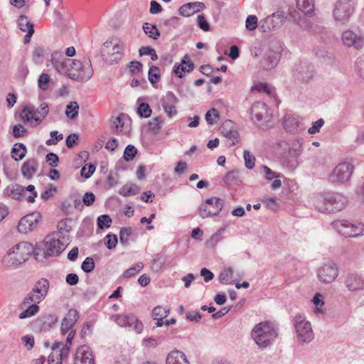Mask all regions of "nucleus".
Segmentation results:
<instances>
[{"mask_svg":"<svg viewBox=\"0 0 364 364\" xmlns=\"http://www.w3.org/2000/svg\"><path fill=\"white\" fill-rule=\"evenodd\" d=\"M34 246L28 242H20L9 247L0 260L6 269H16L26 262L34 253Z\"/></svg>","mask_w":364,"mask_h":364,"instance_id":"f257e3e1","label":"nucleus"},{"mask_svg":"<svg viewBox=\"0 0 364 364\" xmlns=\"http://www.w3.org/2000/svg\"><path fill=\"white\" fill-rule=\"evenodd\" d=\"M251 336L257 346L264 348L277 338V333L272 323L264 321L254 327Z\"/></svg>","mask_w":364,"mask_h":364,"instance_id":"f03ea898","label":"nucleus"},{"mask_svg":"<svg viewBox=\"0 0 364 364\" xmlns=\"http://www.w3.org/2000/svg\"><path fill=\"white\" fill-rule=\"evenodd\" d=\"M69 243V238L60 233H50L43 240V251L48 256L60 255Z\"/></svg>","mask_w":364,"mask_h":364,"instance_id":"7ed1b4c3","label":"nucleus"},{"mask_svg":"<svg viewBox=\"0 0 364 364\" xmlns=\"http://www.w3.org/2000/svg\"><path fill=\"white\" fill-rule=\"evenodd\" d=\"M124 43L120 39L106 41L102 49V55L109 64L117 63L123 57Z\"/></svg>","mask_w":364,"mask_h":364,"instance_id":"20e7f679","label":"nucleus"},{"mask_svg":"<svg viewBox=\"0 0 364 364\" xmlns=\"http://www.w3.org/2000/svg\"><path fill=\"white\" fill-rule=\"evenodd\" d=\"M93 75V69L90 60L83 59L82 61L73 60V63L68 73V77L73 80L87 81Z\"/></svg>","mask_w":364,"mask_h":364,"instance_id":"39448f33","label":"nucleus"},{"mask_svg":"<svg viewBox=\"0 0 364 364\" xmlns=\"http://www.w3.org/2000/svg\"><path fill=\"white\" fill-rule=\"evenodd\" d=\"M346 199L340 195L328 193L321 200L316 202L318 210L322 213H336L345 208Z\"/></svg>","mask_w":364,"mask_h":364,"instance_id":"423d86ee","label":"nucleus"},{"mask_svg":"<svg viewBox=\"0 0 364 364\" xmlns=\"http://www.w3.org/2000/svg\"><path fill=\"white\" fill-rule=\"evenodd\" d=\"M75 336V332L70 331L67 337L66 343L55 342L52 346V353L48 357V364H62L63 358H67L70 351V346Z\"/></svg>","mask_w":364,"mask_h":364,"instance_id":"0eeeda50","label":"nucleus"},{"mask_svg":"<svg viewBox=\"0 0 364 364\" xmlns=\"http://www.w3.org/2000/svg\"><path fill=\"white\" fill-rule=\"evenodd\" d=\"M50 289V282L46 278L38 279L31 291L23 301V306L32 302L41 303L47 296Z\"/></svg>","mask_w":364,"mask_h":364,"instance_id":"6e6552de","label":"nucleus"},{"mask_svg":"<svg viewBox=\"0 0 364 364\" xmlns=\"http://www.w3.org/2000/svg\"><path fill=\"white\" fill-rule=\"evenodd\" d=\"M333 228L342 235L346 237H358L363 235L364 225L353 224L347 220H337L333 223Z\"/></svg>","mask_w":364,"mask_h":364,"instance_id":"1a4fd4ad","label":"nucleus"},{"mask_svg":"<svg viewBox=\"0 0 364 364\" xmlns=\"http://www.w3.org/2000/svg\"><path fill=\"white\" fill-rule=\"evenodd\" d=\"M223 207V201L217 197H212L207 199L199 209V215L202 218L217 215L220 213Z\"/></svg>","mask_w":364,"mask_h":364,"instance_id":"9d476101","label":"nucleus"},{"mask_svg":"<svg viewBox=\"0 0 364 364\" xmlns=\"http://www.w3.org/2000/svg\"><path fill=\"white\" fill-rule=\"evenodd\" d=\"M295 328L301 342L311 341L314 338L311 323L301 315L295 316Z\"/></svg>","mask_w":364,"mask_h":364,"instance_id":"9b49d317","label":"nucleus"},{"mask_svg":"<svg viewBox=\"0 0 364 364\" xmlns=\"http://www.w3.org/2000/svg\"><path fill=\"white\" fill-rule=\"evenodd\" d=\"M338 274V268L333 262H328L320 267L317 270V277L319 281L324 284L333 282Z\"/></svg>","mask_w":364,"mask_h":364,"instance_id":"f8f14e48","label":"nucleus"},{"mask_svg":"<svg viewBox=\"0 0 364 364\" xmlns=\"http://www.w3.org/2000/svg\"><path fill=\"white\" fill-rule=\"evenodd\" d=\"M353 10L350 0H338L335 5L333 14L336 21L344 23L349 19Z\"/></svg>","mask_w":364,"mask_h":364,"instance_id":"ddd939ff","label":"nucleus"},{"mask_svg":"<svg viewBox=\"0 0 364 364\" xmlns=\"http://www.w3.org/2000/svg\"><path fill=\"white\" fill-rule=\"evenodd\" d=\"M13 198L26 199L28 203H32L37 197V192L33 185H29L26 188L18 184L12 185L9 188Z\"/></svg>","mask_w":364,"mask_h":364,"instance_id":"4468645a","label":"nucleus"},{"mask_svg":"<svg viewBox=\"0 0 364 364\" xmlns=\"http://www.w3.org/2000/svg\"><path fill=\"white\" fill-rule=\"evenodd\" d=\"M353 166L346 162L338 164L330 176L332 182L344 183L348 181L353 173Z\"/></svg>","mask_w":364,"mask_h":364,"instance_id":"2eb2a0df","label":"nucleus"},{"mask_svg":"<svg viewBox=\"0 0 364 364\" xmlns=\"http://www.w3.org/2000/svg\"><path fill=\"white\" fill-rule=\"evenodd\" d=\"M110 318L119 326L129 327L134 329L138 333L141 332L143 329L142 323L134 315L117 314L112 316Z\"/></svg>","mask_w":364,"mask_h":364,"instance_id":"dca6fc26","label":"nucleus"},{"mask_svg":"<svg viewBox=\"0 0 364 364\" xmlns=\"http://www.w3.org/2000/svg\"><path fill=\"white\" fill-rule=\"evenodd\" d=\"M51 63L55 70L68 77V73L73 60L65 58L62 53L54 52L51 55Z\"/></svg>","mask_w":364,"mask_h":364,"instance_id":"f3484780","label":"nucleus"},{"mask_svg":"<svg viewBox=\"0 0 364 364\" xmlns=\"http://www.w3.org/2000/svg\"><path fill=\"white\" fill-rule=\"evenodd\" d=\"M41 216L38 212H34L23 216L19 221L17 229L19 232L26 234L32 231L40 220Z\"/></svg>","mask_w":364,"mask_h":364,"instance_id":"a211bd4d","label":"nucleus"},{"mask_svg":"<svg viewBox=\"0 0 364 364\" xmlns=\"http://www.w3.org/2000/svg\"><path fill=\"white\" fill-rule=\"evenodd\" d=\"M284 18L280 14H273L261 21L259 28L262 32H269L282 26Z\"/></svg>","mask_w":364,"mask_h":364,"instance_id":"6ab92c4d","label":"nucleus"},{"mask_svg":"<svg viewBox=\"0 0 364 364\" xmlns=\"http://www.w3.org/2000/svg\"><path fill=\"white\" fill-rule=\"evenodd\" d=\"M223 135L228 139L230 146L239 142V133L234 128L233 122L230 120L225 121L221 127Z\"/></svg>","mask_w":364,"mask_h":364,"instance_id":"aec40b11","label":"nucleus"},{"mask_svg":"<svg viewBox=\"0 0 364 364\" xmlns=\"http://www.w3.org/2000/svg\"><path fill=\"white\" fill-rule=\"evenodd\" d=\"M74 364H94V358L87 346L79 347L75 353Z\"/></svg>","mask_w":364,"mask_h":364,"instance_id":"412c9836","label":"nucleus"},{"mask_svg":"<svg viewBox=\"0 0 364 364\" xmlns=\"http://www.w3.org/2000/svg\"><path fill=\"white\" fill-rule=\"evenodd\" d=\"M20 118L22 121L26 122L32 126H38L42 122L36 112V109L33 106L24 107L20 112Z\"/></svg>","mask_w":364,"mask_h":364,"instance_id":"4be33fe9","label":"nucleus"},{"mask_svg":"<svg viewBox=\"0 0 364 364\" xmlns=\"http://www.w3.org/2000/svg\"><path fill=\"white\" fill-rule=\"evenodd\" d=\"M342 41L346 46H353L357 49L361 48L364 45L363 37L360 35L355 34L351 31H346L343 32Z\"/></svg>","mask_w":364,"mask_h":364,"instance_id":"5701e85b","label":"nucleus"},{"mask_svg":"<svg viewBox=\"0 0 364 364\" xmlns=\"http://www.w3.org/2000/svg\"><path fill=\"white\" fill-rule=\"evenodd\" d=\"M177 102L176 97L171 92L166 93L162 100V107L168 117H171L177 114L176 108Z\"/></svg>","mask_w":364,"mask_h":364,"instance_id":"b1692460","label":"nucleus"},{"mask_svg":"<svg viewBox=\"0 0 364 364\" xmlns=\"http://www.w3.org/2000/svg\"><path fill=\"white\" fill-rule=\"evenodd\" d=\"M345 284L349 291H355L364 289V279L356 274H350L345 280Z\"/></svg>","mask_w":364,"mask_h":364,"instance_id":"393cba45","label":"nucleus"},{"mask_svg":"<svg viewBox=\"0 0 364 364\" xmlns=\"http://www.w3.org/2000/svg\"><path fill=\"white\" fill-rule=\"evenodd\" d=\"M78 318V312L75 309H70L64 317L61 324V331L63 334L67 333L75 325Z\"/></svg>","mask_w":364,"mask_h":364,"instance_id":"a878e982","label":"nucleus"},{"mask_svg":"<svg viewBox=\"0 0 364 364\" xmlns=\"http://www.w3.org/2000/svg\"><path fill=\"white\" fill-rule=\"evenodd\" d=\"M18 27L23 32H27L24 37V43H28L31 41V37L34 33L33 25L29 19L25 16H21L18 19Z\"/></svg>","mask_w":364,"mask_h":364,"instance_id":"bb28decb","label":"nucleus"},{"mask_svg":"<svg viewBox=\"0 0 364 364\" xmlns=\"http://www.w3.org/2000/svg\"><path fill=\"white\" fill-rule=\"evenodd\" d=\"M166 364H190L186 355L180 350L170 352L166 358Z\"/></svg>","mask_w":364,"mask_h":364,"instance_id":"cd10ccee","label":"nucleus"},{"mask_svg":"<svg viewBox=\"0 0 364 364\" xmlns=\"http://www.w3.org/2000/svg\"><path fill=\"white\" fill-rule=\"evenodd\" d=\"M193 69V63L189 60L188 55H185L182 60L181 64L175 65L173 73L176 76L183 77L185 72H191Z\"/></svg>","mask_w":364,"mask_h":364,"instance_id":"c85d7f7f","label":"nucleus"},{"mask_svg":"<svg viewBox=\"0 0 364 364\" xmlns=\"http://www.w3.org/2000/svg\"><path fill=\"white\" fill-rule=\"evenodd\" d=\"M38 163L36 159H30L25 161L21 167L23 176L28 179L31 178L37 171Z\"/></svg>","mask_w":364,"mask_h":364,"instance_id":"c756f323","label":"nucleus"},{"mask_svg":"<svg viewBox=\"0 0 364 364\" xmlns=\"http://www.w3.org/2000/svg\"><path fill=\"white\" fill-rule=\"evenodd\" d=\"M39 303L32 302L23 306V302L21 304V308L25 309L23 311L18 315L19 318L24 319L35 316L40 311L38 305Z\"/></svg>","mask_w":364,"mask_h":364,"instance_id":"7c9ffc66","label":"nucleus"},{"mask_svg":"<svg viewBox=\"0 0 364 364\" xmlns=\"http://www.w3.org/2000/svg\"><path fill=\"white\" fill-rule=\"evenodd\" d=\"M169 313V308L162 306H157L152 311V316L156 320V326H161L164 324L163 319L166 318Z\"/></svg>","mask_w":364,"mask_h":364,"instance_id":"2f4dec72","label":"nucleus"},{"mask_svg":"<svg viewBox=\"0 0 364 364\" xmlns=\"http://www.w3.org/2000/svg\"><path fill=\"white\" fill-rule=\"evenodd\" d=\"M267 114V105L264 103L256 102L251 108V114L252 118L256 120H261Z\"/></svg>","mask_w":364,"mask_h":364,"instance_id":"473e14b6","label":"nucleus"},{"mask_svg":"<svg viewBox=\"0 0 364 364\" xmlns=\"http://www.w3.org/2000/svg\"><path fill=\"white\" fill-rule=\"evenodd\" d=\"M126 120H127V119L124 114L118 116L113 119L112 129L113 130L114 133H115V134L127 133V131L126 130V128H125V127H126L125 121Z\"/></svg>","mask_w":364,"mask_h":364,"instance_id":"72a5a7b5","label":"nucleus"},{"mask_svg":"<svg viewBox=\"0 0 364 364\" xmlns=\"http://www.w3.org/2000/svg\"><path fill=\"white\" fill-rule=\"evenodd\" d=\"M296 6L303 13L309 14L314 9V0H296Z\"/></svg>","mask_w":364,"mask_h":364,"instance_id":"f704fd0d","label":"nucleus"},{"mask_svg":"<svg viewBox=\"0 0 364 364\" xmlns=\"http://www.w3.org/2000/svg\"><path fill=\"white\" fill-rule=\"evenodd\" d=\"M26 154V148L21 143L16 144L11 151L12 158L16 161L21 160Z\"/></svg>","mask_w":364,"mask_h":364,"instance_id":"c9c22d12","label":"nucleus"},{"mask_svg":"<svg viewBox=\"0 0 364 364\" xmlns=\"http://www.w3.org/2000/svg\"><path fill=\"white\" fill-rule=\"evenodd\" d=\"M47 53L46 50L42 46H36L32 51V60L36 64H41Z\"/></svg>","mask_w":364,"mask_h":364,"instance_id":"e433bc0d","label":"nucleus"},{"mask_svg":"<svg viewBox=\"0 0 364 364\" xmlns=\"http://www.w3.org/2000/svg\"><path fill=\"white\" fill-rule=\"evenodd\" d=\"M139 191V187L134 183H128L123 186L119 193L122 196H134Z\"/></svg>","mask_w":364,"mask_h":364,"instance_id":"4c0bfd02","label":"nucleus"},{"mask_svg":"<svg viewBox=\"0 0 364 364\" xmlns=\"http://www.w3.org/2000/svg\"><path fill=\"white\" fill-rule=\"evenodd\" d=\"M143 30L146 34L153 39H157L160 36L159 29L156 26L151 23H144L143 25Z\"/></svg>","mask_w":364,"mask_h":364,"instance_id":"58836bf2","label":"nucleus"},{"mask_svg":"<svg viewBox=\"0 0 364 364\" xmlns=\"http://www.w3.org/2000/svg\"><path fill=\"white\" fill-rule=\"evenodd\" d=\"M233 277V270L232 268L224 269L219 275V281L223 284H232Z\"/></svg>","mask_w":364,"mask_h":364,"instance_id":"ea45409f","label":"nucleus"},{"mask_svg":"<svg viewBox=\"0 0 364 364\" xmlns=\"http://www.w3.org/2000/svg\"><path fill=\"white\" fill-rule=\"evenodd\" d=\"M148 77L149 82L154 85L159 82L161 80L160 70L156 66H151L149 70Z\"/></svg>","mask_w":364,"mask_h":364,"instance_id":"a19ab883","label":"nucleus"},{"mask_svg":"<svg viewBox=\"0 0 364 364\" xmlns=\"http://www.w3.org/2000/svg\"><path fill=\"white\" fill-rule=\"evenodd\" d=\"M79 105L76 102H70L66 107L65 114L70 119H75L78 115Z\"/></svg>","mask_w":364,"mask_h":364,"instance_id":"79ce46f5","label":"nucleus"},{"mask_svg":"<svg viewBox=\"0 0 364 364\" xmlns=\"http://www.w3.org/2000/svg\"><path fill=\"white\" fill-rule=\"evenodd\" d=\"M205 118L208 124L217 123L220 119L218 111L215 108L210 109L206 112Z\"/></svg>","mask_w":364,"mask_h":364,"instance_id":"37998d69","label":"nucleus"},{"mask_svg":"<svg viewBox=\"0 0 364 364\" xmlns=\"http://www.w3.org/2000/svg\"><path fill=\"white\" fill-rule=\"evenodd\" d=\"M312 302L315 306L314 311L316 314L323 313L324 301L323 300V296L321 294H316L312 299Z\"/></svg>","mask_w":364,"mask_h":364,"instance_id":"c03bdc74","label":"nucleus"},{"mask_svg":"<svg viewBox=\"0 0 364 364\" xmlns=\"http://www.w3.org/2000/svg\"><path fill=\"white\" fill-rule=\"evenodd\" d=\"M252 91H257L258 92H264L268 95H272L274 92V88L267 83H257L252 87Z\"/></svg>","mask_w":364,"mask_h":364,"instance_id":"a18cd8bd","label":"nucleus"},{"mask_svg":"<svg viewBox=\"0 0 364 364\" xmlns=\"http://www.w3.org/2000/svg\"><path fill=\"white\" fill-rule=\"evenodd\" d=\"M50 77L48 74L42 73L38 80V86L42 90H47L50 87Z\"/></svg>","mask_w":364,"mask_h":364,"instance_id":"49530a36","label":"nucleus"},{"mask_svg":"<svg viewBox=\"0 0 364 364\" xmlns=\"http://www.w3.org/2000/svg\"><path fill=\"white\" fill-rule=\"evenodd\" d=\"M144 267V264L141 262H138L136 264H134L133 267L129 268L127 269L124 274L123 277L124 278H131L132 277L136 275L137 273H139Z\"/></svg>","mask_w":364,"mask_h":364,"instance_id":"de8ad7c7","label":"nucleus"},{"mask_svg":"<svg viewBox=\"0 0 364 364\" xmlns=\"http://www.w3.org/2000/svg\"><path fill=\"white\" fill-rule=\"evenodd\" d=\"M71 230L70 226L68 225L67 220H62L58 224V231L53 233H60L61 235H66L68 238V233Z\"/></svg>","mask_w":364,"mask_h":364,"instance_id":"09e8293b","label":"nucleus"},{"mask_svg":"<svg viewBox=\"0 0 364 364\" xmlns=\"http://www.w3.org/2000/svg\"><path fill=\"white\" fill-rule=\"evenodd\" d=\"M50 139H47L46 141L48 146L55 145L63 139V134L58 133L57 131L50 132Z\"/></svg>","mask_w":364,"mask_h":364,"instance_id":"8fccbe9b","label":"nucleus"},{"mask_svg":"<svg viewBox=\"0 0 364 364\" xmlns=\"http://www.w3.org/2000/svg\"><path fill=\"white\" fill-rule=\"evenodd\" d=\"M161 123L162 122L159 117H154L149 122V129L156 134L161 128Z\"/></svg>","mask_w":364,"mask_h":364,"instance_id":"3c124183","label":"nucleus"},{"mask_svg":"<svg viewBox=\"0 0 364 364\" xmlns=\"http://www.w3.org/2000/svg\"><path fill=\"white\" fill-rule=\"evenodd\" d=\"M132 234L131 228H123L119 232V240L122 244H127L129 241V237Z\"/></svg>","mask_w":364,"mask_h":364,"instance_id":"603ef678","label":"nucleus"},{"mask_svg":"<svg viewBox=\"0 0 364 364\" xmlns=\"http://www.w3.org/2000/svg\"><path fill=\"white\" fill-rule=\"evenodd\" d=\"M137 153L136 149L132 145H128L124 151L123 157L125 161H129L132 160Z\"/></svg>","mask_w":364,"mask_h":364,"instance_id":"864d4df0","label":"nucleus"},{"mask_svg":"<svg viewBox=\"0 0 364 364\" xmlns=\"http://www.w3.org/2000/svg\"><path fill=\"white\" fill-rule=\"evenodd\" d=\"M112 220L108 215H102L97 218V226L100 229L110 227Z\"/></svg>","mask_w":364,"mask_h":364,"instance_id":"5fc2aeb1","label":"nucleus"},{"mask_svg":"<svg viewBox=\"0 0 364 364\" xmlns=\"http://www.w3.org/2000/svg\"><path fill=\"white\" fill-rule=\"evenodd\" d=\"M243 157L245 161V166L247 168L252 169L255 165V157L247 150L243 152Z\"/></svg>","mask_w":364,"mask_h":364,"instance_id":"6e6d98bb","label":"nucleus"},{"mask_svg":"<svg viewBox=\"0 0 364 364\" xmlns=\"http://www.w3.org/2000/svg\"><path fill=\"white\" fill-rule=\"evenodd\" d=\"M137 112L140 117L147 118L151 116V109L147 103H141L138 107Z\"/></svg>","mask_w":364,"mask_h":364,"instance_id":"4d7b16f0","label":"nucleus"},{"mask_svg":"<svg viewBox=\"0 0 364 364\" xmlns=\"http://www.w3.org/2000/svg\"><path fill=\"white\" fill-rule=\"evenodd\" d=\"M258 26L257 18L256 16H248L245 21L246 28L249 31H254Z\"/></svg>","mask_w":364,"mask_h":364,"instance_id":"13d9d810","label":"nucleus"},{"mask_svg":"<svg viewBox=\"0 0 364 364\" xmlns=\"http://www.w3.org/2000/svg\"><path fill=\"white\" fill-rule=\"evenodd\" d=\"M284 128L289 132H294L298 127V122L291 117H286L284 122Z\"/></svg>","mask_w":364,"mask_h":364,"instance_id":"bf43d9fd","label":"nucleus"},{"mask_svg":"<svg viewBox=\"0 0 364 364\" xmlns=\"http://www.w3.org/2000/svg\"><path fill=\"white\" fill-rule=\"evenodd\" d=\"M139 54L140 55H150L151 59L154 61L158 59V55L155 50L149 47H142L140 48Z\"/></svg>","mask_w":364,"mask_h":364,"instance_id":"052dcab7","label":"nucleus"},{"mask_svg":"<svg viewBox=\"0 0 364 364\" xmlns=\"http://www.w3.org/2000/svg\"><path fill=\"white\" fill-rule=\"evenodd\" d=\"M95 166L92 164L84 166L80 171L81 176L85 178H89L95 172Z\"/></svg>","mask_w":364,"mask_h":364,"instance_id":"680f3d73","label":"nucleus"},{"mask_svg":"<svg viewBox=\"0 0 364 364\" xmlns=\"http://www.w3.org/2000/svg\"><path fill=\"white\" fill-rule=\"evenodd\" d=\"M82 269L88 273L91 272L95 268V262L92 257H87L82 264Z\"/></svg>","mask_w":364,"mask_h":364,"instance_id":"e2e57ef3","label":"nucleus"},{"mask_svg":"<svg viewBox=\"0 0 364 364\" xmlns=\"http://www.w3.org/2000/svg\"><path fill=\"white\" fill-rule=\"evenodd\" d=\"M105 243L109 250L116 247L117 243V237L115 235H107L105 238Z\"/></svg>","mask_w":364,"mask_h":364,"instance_id":"0e129e2a","label":"nucleus"},{"mask_svg":"<svg viewBox=\"0 0 364 364\" xmlns=\"http://www.w3.org/2000/svg\"><path fill=\"white\" fill-rule=\"evenodd\" d=\"M26 132V129L21 124H16L13 127V135L15 138L23 137Z\"/></svg>","mask_w":364,"mask_h":364,"instance_id":"69168bd1","label":"nucleus"},{"mask_svg":"<svg viewBox=\"0 0 364 364\" xmlns=\"http://www.w3.org/2000/svg\"><path fill=\"white\" fill-rule=\"evenodd\" d=\"M48 110H49L48 105L46 102L41 103L39 108L38 109H36L38 116L41 119V122L47 116V114L48 113Z\"/></svg>","mask_w":364,"mask_h":364,"instance_id":"338daca9","label":"nucleus"},{"mask_svg":"<svg viewBox=\"0 0 364 364\" xmlns=\"http://www.w3.org/2000/svg\"><path fill=\"white\" fill-rule=\"evenodd\" d=\"M198 26L204 31L210 30V25L203 15H198L197 17Z\"/></svg>","mask_w":364,"mask_h":364,"instance_id":"774afa93","label":"nucleus"}]
</instances>
